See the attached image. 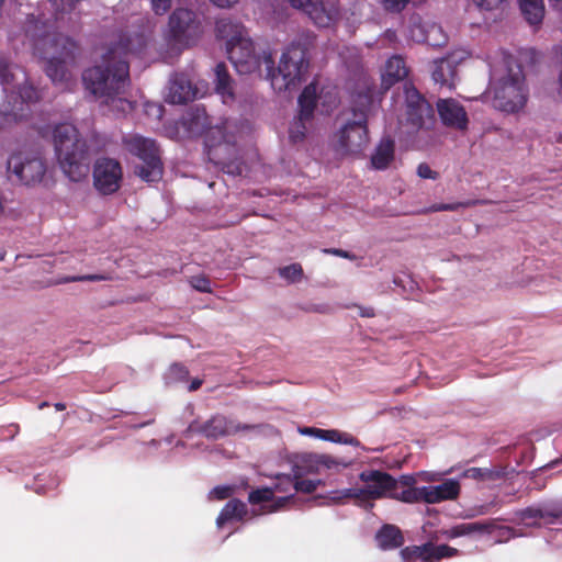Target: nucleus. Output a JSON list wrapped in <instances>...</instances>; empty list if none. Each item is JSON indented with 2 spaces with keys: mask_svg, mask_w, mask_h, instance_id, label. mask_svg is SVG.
<instances>
[{
  "mask_svg": "<svg viewBox=\"0 0 562 562\" xmlns=\"http://www.w3.org/2000/svg\"><path fill=\"white\" fill-rule=\"evenodd\" d=\"M149 424H151V420L146 422V423H142V424H139L137 427H144V426H147V425H149Z\"/></svg>",
  "mask_w": 562,
  "mask_h": 562,
  "instance_id": "obj_63",
  "label": "nucleus"
},
{
  "mask_svg": "<svg viewBox=\"0 0 562 562\" xmlns=\"http://www.w3.org/2000/svg\"><path fill=\"white\" fill-rule=\"evenodd\" d=\"M490 68L493 106L506 113L521 110L527 103L529 90L517 58L503 52L501 61L497 65L491 64Z\"/></svg>",
  "mask_w": 562,
  "mask_h": 562,
  "instance_id": "obj_4",
  "label": "nucleus"
},
{
  "mask_svg": "<svg viewBox=\"0 0 562 562\" xmlns=\"http://www.w3.org/2000/svg\"><path fill=\"white\" fill-rule=\"evenodd\" d=\"M359 479L363 486L334 491L330 499L338 503L345 498H355L360 506L369 509L373 507V499L390 498L396 485V479L381 470H364L360 472Z\"/></svg>",
  "mask_w": 562,
  "mask_h": 562,
  "instance_id": "obj_9",
  "label": "nucleus"
},
{
  "mask_svg": "<svg viewBox=\"0 0 562 562\" xmlns=\"http://www.w3.org/2000/svg\"><path fill=\"white\" fill-rule=\"evenodd\" d=\"M191 285L193 289L202 293L212 292L211 281L203 276L193 277L191 279Z\"/></svg>",
  "mask_w": 562,
  "mask_h": 562,
  "instance_id": "obj_44",
  "label": "nucleus"
},
{
  "mask_svg": "<svg viewBox=\"0 0 562 562\" xmlns=\"http://www.w3.org/2000/svg\"><path fill=\"white\" fill-rule=\"evenodd\" d=\"M401 282H402V280H401L400 278H395V279H394V283H395L396 285H398Z\"/></svg>",
  "mask_w": 562,
  "mask_h": 562,
  "instance_id": "obj_64",
  "label": "nucleus"
},
{
  "mask_svg": "<svg viewBox=\"0 0 562 562\" xmlns=\"http://www.w3.org/2000/svg\"><path fill=\"white\" fill-rule=\"evenodd\" d=\"M199 95L198 88L186 72H173L168 82L165 95L166 102L170 104H186Z\"/></svg>",
  "mask_w": 562,
  "mask_h": 562,
  "instance_id": "obj_21",
  "label": "nucleus"
},
{
  "mask_svg": "<svg viewBox=\"0 0 562 562\" xmlns=\"http://www.w3.org/2000/svg\"><path fill=\"white\" fill-rule=\"evenodd\" d=\"M246 428L247 426L240 427L237 423L228 419L226 416L216 414L204 423H199L196 420L191 422L188 428L183 431V436L186 438H190L192 434H200L207 439L216 440Z\"/></svg>",
  "mask_w": 562,
  "mask_h": 562,
  "instance_id": "obj_18",
  "label": "nucleus"
},
{
  "mask_svg": "<svg viewBox=\"0 0 562 562\" xmlns=\"http://www.w3.org/2000/svg\"><path fill=\"white\" fill-rule=\"evenodd\" d=\"M390 498H394L408 504L424 502L423 486L400 488V483L396 480V485L393 490V495H391Z\"/></svg>",
  "mask_w": 562,
  "mask_h": 562,
  "instance_id": "obj_36",
  "label": "nucleus"
},
{
  "mask_svg": "<svg viewBox=\"0 0 562 562\" xmlns=\"http://www.w3.org/2000/svg\"><path fill=\"white\" fill-rule=\"evenodd\" d=\"M551 5L562 11V0H549Z\"/></svg>",
  "mask_w": 562,
  "mask_h": 562,
  "instance_id": "obj_58",
  "label": "nucleus"
},
{
  "mask_svg": "<svg viewBox=\"0 0 562 562\" xmlns=\"http://www.w3.org/2000/svg\"><path fill=\"white\" fill-rule=\"evenodd\" d=\"M407 74L408 69L402 56L394 55L390 57L382 72V87L386 90L390 89L395 82L406 78Z\"/></svg>",
  "mask_w": 562,
  "mask_h": 562,
  "instance_id": "obj_27",
  "label": "nucleus"
},
{
  "mask_svg": "<svg viewBox=\"0 0 562 562\" xmlns=\"http://www.w3.org/2000/svg\"><path fill=\"white\" fill-rule=\"evenodd\" d=\"M358 314L361 317H373L375 316L374 308L371 306H358Z\"/></svg>",
  "mask_w": 562,
  "mask_h": 562,
  "instance_id": "obj_55",
  "label": "nucleus"
},
{
  "mask_svg": "<svg viewBox=\"0 0 562 562\" xmlns=\"http://www.w3.org/2000/svg\"><path fill=\"white\" fill-rule=\"evenodd\" d=\"M519 8L530 25L541 24L544 18L543 0H519Z\"/></svg>",
  "mask_w": 562,
  "mask_h": 562,
  "instance_id": "obj_34",
  "label": "nucleus"
},
{
  "mask_svg": "<svg viewBox=\"0 0 562 562\" xmlns=\"http://www.w3.org/2000/svg\"><path fill=\"white\" fill-rule=\"evenodd\" d=\"M0 85L4 93L0 116L8 123L26 119L30 105L40 99L38 91L29 83L25 70L10 64L3 54H0Z\"/></svg>",
  "mask_w": 562,
  "mask_h": 562,
  "instance_id": "obj_5",
  "label": "nucleus"
},
{
  "mask_svg": "<svg viewBox=\"0 0 562 562\" xmlns=\"http://www.w3.org/2000/svg\"><path fill=\"white\" fill-rule=\"evenodd\" d=\"M210 1L214 5L222 8V9L231 8L232 5H234L235 3L238 2V0H210Z\"/></svg>",
  "mask_w": 562,
  "mask_h": 562,
  "instance_id": "obj_56",
  "label": "nucleus"
},
{
  "mask_svg": "<svg viewBox=\"0 0 562 562\" xmlns=\"http://www.w3.org/2000/svg\"><path fill=\"white\" fill-rule=\"evenodd\" d=\"M487 530V525L482 522H463L454 526L451 529L452 537H461L465 535H471L474 532H484Z\"/></svg>",
  "mask_w": 562,
  "mask_h": 562,
  "instance_id": "obj_38",
  "label": "nucleus"
},
{
  "mask_svg": "<svg viewBox=\"0 0 562 562\" xmlns=\"http://www.w3.org/2000/svg\"><path fill=\"white\" fill-rule=\"evenodd\" d=\"M467 205L465 203H440L435 204L430 207L432 212H441V211H457L459 207Z\"/></svg>",
  "mask_w": 562,
  "mask_h": 562,
  "instance_id": "obj_49",
  "label": "nucleus"
},
{
  "mask_svg": "<svg viewBox=\"0 0 562 562\" xmlns=\"http://www.w3.org/2000/svg\"><path fill=\"white\" fill-rule=\"evenodd\" d=\"M400 483V488H403L404 486L412 487V485L415 483V479L412 475H402L400 480H397Z\"/></svg>",
  "mask_w": 562,
  "mask_h": 562,
  "instance_id": "obj_54",
  "label": "nucleus"
},
{
  "mask_svg": "<svg viewBox=\"0 0 562 562\" xmlns=\"http://www.w3.org/2000/svg\"><path fill=\"white\" fill-rule=\"evenodd\" d=\"M292 463L295 479H301L308 474H319L325 470L346 469L351 461L324 453L304 452L296 454Z\"/></svg>",
  "mask_w": 562,
  "mask_h": 562,
  "instance_id": "obj_15",
  "label": "nucleus"
},
{
  "mask_svg": "<svg viewBox=\"0 0 562 562\" xmlns=\"http://www.w3.org/2000/svg\"><path fill=\"white\" fill-rule=\"evenodd\" d=\"M386 36L392 40L393 37H395V32H392V31H386Z\"/></svg>",
  "mask_w": 562,
  "mask_h": 562,
  "instance_id": "obj_61",
  "label": "nucleus"
},
{
  "mask_svg": "<svg viewBox=\"0 0 562 562\" xmlns=\"http://www.w3.org/2000/svg\"><path fill=\"white\" fill-rule=\"evenodd\" d=\"M291 5L303 11L318 27H328L339 19V9L335 2L318 0H289Z\"/></svg>",
  "mask_w": 562,
  "mask_h": 562,
  "instance_id": "obj_19",
  "label": "nucleus"
},
{
  "mask_svg": "<svg viewBox=\"0 0 562 562\" xmlns=\"http://www.w3.org/2000/svg\"><path fill=\"white\" fill-rule=\"evenodd\" d=\"M401 125L407 134L430 131L436 124L435 111L431 104L412 83L403 86V103Z\"/></svg>",
  "mask_w": 562,
  "mask_h": 562,
  "instance_id": "obj_10",
  "label": "nucleus"
},
{
  "mask_svg": "<svg viewBox=\"0 0 562 562\" xmlns=\"http://www.w3.org/2000/svg\"><path fill=\"white\" fill-rule=\"evenodd\" d=\"M45 171L44 160L35 154L16 153L7 161L8 178L14 183L36 184L42 181Z\"/></svg>",
  "mask_w": 562,
  "mask_h": 562,
  "instance_id": "obj_14",
  "label": "nucleus"
},
{
  "mask_svg": "<svg viewBox=\"0 0 562 562\" xmlns=\"http://www.w3.org/2000/svg\"><path fill=\"white\" fill-rule=\"evenodd\" d=\"M424 503L438 504L445 501H454L459 497L461 485L458 479H447L438 485L423 486Z\"/></svg>",
  "mask_w": 562,
  "mask_h": 562,
  "instance_id": "obj_24",
  "label": "nucleus"
},
{
  "mask_svg": "<svg viewBox=\"0 0 562 562\" xmlns=\"http://www.w3.org/2000/svg\"><path fill=\"white\" fill-rule=\"evenodd\" d=\"M182 126L193 136L204 134L205 151L209 160L228 173H240L236 164L238 155L233 135L227 134V122L211 126L203 106L190 108L181 119Z\"/></svg>",
  "mask_w": 562,
  "mask_h": 562,
  "instance_id": "obj_3",
  "label": "nucleus"
},
{
  "mask_svg": "<svg viewBox=\"0 0 562 562\" xmlns=\"http://www.w3.org/2000/svg\"><path fill=\"white\" fill-rule=\"evenodd\" d=\"M189 375L188 369L180 363H173L165 373V381L167 384L183 382Z\"/></svg>",
  "mask_w": 562,
  "mask_h": 562,
  "instance_id": "obj_39",
  "label": "nucleus"
},
{
  "mask_svg": "<svg viewBox=\"0 0 562 562\" xmlns=\"http://www.w3.org/2000/svg\"><path fill=\"white\" fill-rule=\"evenodd\" d=\"M105 280V277L102 274H83L68 278L67 281L77 282V281H101Z\"/></svg>",
  "mask_w": 562,
  "mask_h": 562,
  "instance_id": "obj_52",
  "label": "nucleus"
},
{
  "mask_svg": "<svg viewBox=\"0 0 562 562\" xmlns=\"http://www.w3.org/2000/svg\"><path fill=\"white\" fill-rule=\"evenodd\" d=\"M315 311H316V312H319V313H325V312H327V311H328V307H327L326 305H317V306L315 307Z\"/></svg>",
  "mask_w": 562,
  "mask_h": 562,
  "instance_id": "obj_59",
  "label": "nucleus"
},
{
  "mask_svg": "<svg viewBox=\"0 0 562 562\" xmlns=\"http://www.w3.org/2000/svg\"><path fill=\"white\" fill-rule=\"evenodd\" d=\"M458 550L447 544L435 546L432 543H425L419 547L405 548L402 550L404 559L412 560V562H432L442 558H449L457 554Z\"/></svg>",
  "mask_w": 562,
  "mask_h": 562,
  "instance_id": "obj_23",
  "label": "nucleus"
},
{
  "mask_svg": "<svg viewBox=\"0 0 562 562\" xmlns=\"http://www.w3.org/2000/svg\"><path fill=\"white\" fill-rule=\"evenodd\" d=\"M217 38L225 40V48L229 61L240 75L252 74L260 69V55L256 54L255 45L246 27L229 18L215 22Z\"/></svg>",
  "mask_w": 562,
  "mask_h": 562,
  "instance_id": "obj_8",
  "label": "nucleus"
},
{
  "mask_svg": "<svg viewBox=\"0 0 562 562\" xmlns=\"http://www.w3.org/2000/svg\"><path fill=\"white\" fill-rule=\"evenodd\" d=\"M53 140L63 172L76 182L86 178L90 170V156L76 126L70 123L57 124L53 131Z\"/></svg>",
  "mask_w": 562,
  "mask_h": 562,
  "instance_id": "obj_7",
  "label": "nucleus"
},
{
  "mask_svg": "<svg viewBox=\"0 0 562 562\" xmlns=\"http://www.w3.org/2000/svg\"><path fill=\"white\" fill-rule=\"evenodd\" d=\"M448 41L442 27L437 23H429L425 43L431 47H441Z\"/></svg>",
  "mask_w": 562,
  "mask_h": 562,
  "instance_id": "obj_37",
  "label": "nucleus"
},
{
  "mask_svg": "<svg viewBox=\"0 0 562 562\" xmlns=\"http://www.w3.org/2000/svg\"><path fill=\"white\" fill-rule=\"evenodd\" d=\"M350 114L334 136L335 149L342 155L360 153L369 140L367 110L353 108Z\"/></svg>",
  "mask_w": 562,
  "mask_h": 562,
  "instance_id": "obj_12",
  "label": "nucleus"
},
{
  "mask_svg": "<svg viewBox=\"0 0 562 562\" xmlns=\"http://www.w3.org/2000/svg\"><path fill=\"white\" fill-rule=\"evenodd\" d=\"M55 407L57 411H63V409H65L66 406L63 403H57V404H55Z\"/></svg>",
  "mask_w": 562,
  "mask_h": 562,
  "instance_id": "obj_60",
  "label": "nucleus"
},
{
  "mask_svg": "<svg viewBox=\"0 0 562 562\" xmlns=\"http://www.w3.org/2000/svg\"><path fill=\"white\" fill-rule=\"evenodd\" d=\"M147 45L144 29L122 32L110 43L100 63L82 74L86 90L115 116H124L134 109V102L124 97L131 83L128 56L142 57Z\"/></svg>",
  "mask_w": 562,
  "mask_h": 562,
  "instance_id": "obj_1",
  "label": "nucleus"
},
{
  "mask_svg": "<svg viewBox=\"0 0 562 562\" xmlns=\"http://www.w3.org/2000/svg\"><path fill=\"white\" fill-rule=\"evenodd\" d=\"M506 0H474V2L481 8L485 10H493L498 8Z\"/></svg>",
  "mask_w": 562,
  "mask_h": 562,
  "instance_id": "obj_51",
  "label": "nucleus"
},
{
  "mask_svg": "<svg viewBox=\"0 0 562 562\" xmlns=\"http://www.w3.org/2000/svg\"><path fill=\"white\" fill-rule=\"evenodd\" d=\"M378 546L384 550L395 549L402 546L403 536L400 529L393 525H384L376 533Z\"/></svg>",
  "mask_w": 562,
  "mask_h": 562,
  "instance_id": "obj_33",
  "label": "nucleus"
},
{
  "mask_svg": "<svg viewBox=\"0 0 562 562\" xmlns=\"http://www.w3.org/2000/svg\"><path fill=\"white\" fill-rule=\"evenodd\" d=\"M187 411L190 412V414H192L193 412V406L191 404H188L187 407H186Z\"/></svg>",
  "mask_w": 562,
  "mask_h": 562,
  "instance_id": "obj_62",
  "label": "nucleus"
},
{
  "mask_svg": "<svg viewBox=\"0 0 562 562\" xmlns=\"http://www.w3.org/2000/svg\"><path fill=\"white\" fill-rule=\"evenodd\" d=\"M172 0H150L151 9L157 15L165 14L171 8Z\"/></svg>",
  "mask_w": 562,
  "mask_h": 562,
  "instance_id": "obj_46",
  "label": "nucleus"
},
{
  "mask_svg": "<svg viewBox=\"0 0 562 562\" xmlns=\"http://www.w3.org/2000/svg\"><path fill=\"white\" fill-rule=\"evenodd\" d=\"M395 143L386 136L382 137L371 155V166L376 170H384L394 159Z\"/></svg>",
  "mask_w": 562,
  "mask_h": 562,
  "instance_id": "obj_29",
  "label": "nucleus"
},
{
  "mask_svg": "<svg viewBox=\"0 0 562 562\" xmlns=\"http://www.w3.org/2000/svg\"><path fill=\"white\" fill-rule=\"evenodd\" d=\"M79 0H49L58 14L69 13Z\"/></svg>",
  "mask_w": 562,
  "mask_h": 562,
  "instance_id": "obj_42",
  "label": "nucleus"
},
{
  "mask_svg": "<svg viewBox=\"0 0 562 562\" xmlns=\"http://www.w3.org/2000/svg\"><path fill=\"white\" fill-rule=\"evenodd\" d=\"M266 67V77L276 92H285L296 89L308 68L306 47L300 42H292L283 50L277 70L271 52H263L260 56V66Z\"/></svg>",
  "mask_w": 562,
  "mask_h": 562,
  "instance_id": "obj_6",
  "label": "nucleus"
},
{
  "mask_svg": "<svg viewBox=\"0 0 562 562\" xmlns=\"http://www.w3.org/2000/svg\"><path fill=\"white\" fill-rule=\"evenodd\" d=\"M428 25L429 23L425 22L420 15H411L407 26V37L415 43H425Z\"/></svg>",
  "mask_w": 562,
  "mask_h": 562,
  "instance_id": "obj_35",
  "label": "nucleus"
},
{
  "mask_svg": "<svg viewBox=\"0 0 562 562\" xmlns=\"http://www.w3.org/2000/svg\"><path fill=\"white\" fill-rule=\"evenodd\" d=\"M202 33L198 14L189 9L178 8L169 16L164 31L166 44L177 53L193 45Z\"/></svg>",
  "mask_w": 562,
  "mask_h": 562,
  "instance_id": "obj_11",
  "label": "nucleus"
},
{
  "mask_svg": "<svg viewBox=\"0 0 562 562\" xmlns=\"http://www.w3.org/2000/svg\"><path fill=\"white\" fill-rule=\"evenodd\" d=\"M323 252L335 255V256L347 258V259H353L355 258V256L351 255L350 252H348L346 250H342V249H338V248L323 249Z\"/></svg>",
  "mask_w": 562,
  "mask_h": 562,
  "instance_id": "obj_53",
  "label": "nucleus"
},
{
  "mask_svg": "<svg viewBox=\"0 0 562 562\" xmlns=\"http://www.w3.org/2000/svg\"><path fill=\"white\" fill-rule=\"evenodd\" d=\"M145 111H146V113L154 115L158 120H160L164 114L162 106L160 104H156V103H146Z\"/></svg>",
  "mask_w": 562,
  "mask_h": 562,
  "instance_id": "obj_50",
  "label": "nucleus"
},
{
  "mask_svg": "<svg viewBox=\"0 0 562 562\" xmlns=\"http://www.w3.org/2000/svg\"><path fill=\"white\" fill-rule=\"evenodd\" d=\"M409 1L411 0H381L386 11L395 13L403 11Z\"/></svg>",
  "mask_w": 562,
  "mask_h": 562,
  "instance_id": "obj_45",
  "label": "nucleus"
},
{
  "mask_svg": "<svg viewBox=\"0 0 562 562\" xmlns=\"http://www.w3.org/2000/svg\"><path fill=\"white\" fill-rule=\"evenodd\" d=\"M274 479L276 483L271 487L273 488L274 493L277 492L284 495L277 497L274 503L266 507L269 513H274L285 507L296 493V479L294 474L291 475L279 473L274 476Z\"/></svg>",
  "mask_w": 562,
  "mask_h": 562,
  "instance_id": "obj_25",
  "label": "nucleus"
},
{
  "mask_svg": "<svg viewBox=\"0 0 562 562\" xmlns=\"http://www.w3.org/2000/svg\"><path fill=\"white\" fill-rule=\"evenodd\" d=\"M299 432L303 436L314 437L324 441L334 443L349 445L353 447H360V441L348 432H344L337 429H322L316 427H302L299 428Z\"/></svg>",
  "mask_w": 562,
  "mask_h": 562,
  "instance_id": "obj_26",
  "label": "nucleus"
},
{
  "mask_svg": "<svg viewBox=\"0 0 562 562\" xmlns=\"http://www.w3.org/2000/svg\"><path fill=\"white\" fill-rule=\"evenodd\" d=\"M302 273H303V270L299 263H292L290 266L279 269L280 277L285 279L289 282L297 281L302 277Z\"/></svg>",
  "mask_w": 562,
  "mask_h": 562,
  "instance_id": "obj_41",
  "label": "nucleus"
},
{
  "mask_svg": "<svg viewBox=\"0 0 562 562\" xmlns=\"http://www.w3.org/2000/svg\"><path fill=\"white\" fill-rule=\"evenodd\" d=\"M317 101V88L315 83L307 85L297 99L299 114L292 121L289 128V139L292 144L302 143L306 136L307 126L314 117Z\"/></svg>",
  "mask_w": 562,
  "mask_h": 562,
  "instance_id": "obj_16",
  "label": "nucleus"
},
{
  "mask_svg": "<svg viewBox=\"0 0 562 562\" xmlns=\"http://www.w3.org/2000/svg\"><path fill=\"white\" fill-rule=\"evenodd\" d=\"M122 179V168L119 161L111 158H100L93 168V183L103 194L114 193Z\"/></svg>",
  "mask_w": 562,
  "mask_h": 562,
  "instance_id": "obj_20",
  "label": "nucleus"
},
{
  "mask_svg": "<svg viewBox=\"0 0 562 562\" xmlns=\"http://www.w3.org/2000/svg\"><path fill=\"white\" fill-rule=\"evenodd\" d=\"M513 521L526 527L562 522V502H546L517 510Z\"/></svg>",
  "mask_w": 562,
  "mask_h": 562,
  "instance_id": "obj_17",
  "label": "nucleus"
},
{
  "mask_svg": "<svg viewBox=\"0 0 562 562\" xmlns=\"http://www.w3.org/2000/svg\"><path fill=\"white\" fill-rule=\"evenodd\" d=\"M504 468H468L460 472L459 481L461 479H471L479 483L493 482L501 480L505 476Z\"/></svg>",
  "mask_w": 562,
  "mask_h": 562,
  "instance_id": "obj_31",
  "label": "nucleus"
},
{
  "mask_svg": "<svg viewBox=\"0 0 562 562\" xmlns=\"http://www.w3.org/2000/svg\"><path fill=\"white\" fill-rule=\"evenodd\" d=\"M25 34L32 41L35 54L46 60L45 71L50 80L56 85L68 81L70 75L67 64L75 60L77 43L53 31L33 14L27 19Z\"/></svg>",
  "mask_w": 562,
  "mask_h": 562,
  "instance_id": "obj_2",
  "label": "nucleus"
},
{
  "mask_svg": "<svg viewBox=\"0 0 562 562\" xmlns=\"http://www.w3.org/2000/svg\"><path fill=\"white\" fill-rule=\"evenodd\" d=\"M437 111L443 125L458 131L468 127L469 119L464 108L454 99H439Z\"/></svg>",
  "mask_w": 562,
  "mask_h": 562,
  "instance_id": "obj_22",
  "label": "nucleus"
},
{
  "mask_svg": "<svg viewBox=\"0 0 562 562\" xmlns=\"http://www.w3.org/2000/svg\"><path fill=\"white\" fill-rule=\"evenodd\" d=\"M202 385V381L200 379H194L190 382L188 390L190 392L196 391Z\"/></svg>",
  "mask_w": 562,
  "mask_h": 562,
  "instance_id": "obj_57",
  "label": "nucleus"
},
{
  "mask_svg": "<svg viewBox=\"0 0 562 562\" xmlns=\"http://www.w3.org/2000/svg\"><path fill=\"white\" fill-rule=\"evenodd\" d=\"M247 514V506L244 502L234 498L231 499L221 510L216 518L217 528H222L225 522L232 520H241Z\"/></svg>",
  "mask_w": 562,
  "mask_h": 562,
  "instance_id": "obj_32",
  "label": "nucleus"
},
{
  "mask_svg": "<svg viewBox=\"0 0 562 562\" xmlns=\"http://www.w3.org/2000/svg\"><path fill=\"white\" fill-rule=\"evenodd\" d=\"M417 175L422 179H431L436 180L438 178V172L434 171L428 164L422 162L417 167Z\"/></svg>",
  "mask_w": 562,
  "mask_h": 562,
  "instance_id": "obj_47",
  "label": "nucleus"
},
{
  "mask_svg": "<svg viewBox=\"0 0 562 562\" xmlns=\"http://www.w3.org/2000/svg\"><path fill=\"white\" fill-rule=\"evenodd\" d=\"M232 487L229 486H215L209 494L211 498L225 499L232 495Z\"/></svg>",
  "mask_w": 562,
  "mask_h": 562,
  "instance_id": "obj_48",
  "label": "nucleus"
},
{
  "mask_svg": "<svg viewBox=\"0 0 562 562\" xmlns=\"http://www.w3.org/2000/svg\"><path fill=\"white\" fill-rule=\"evenodd\" d=\"M126 148L138 157L140 164L135 167V173L146 182H157L162 178V161L156 142L140 135L125 139Z\"/></svg>",
  "mask_w": 562,
  "mask_h": 562,
  "instance_id": "obj_13",
  "label": "nucleus"
},
{
  "mask_svg": "<svg viewBox=\"0 0 562 562\" xmlns=\"http://www.w3.org/2000/svg\"><path fill=\"white\" fill-rule=\"evenodd\" d=\"M274 491L272 487H261L249 493L248 502L252 505L272 502L274 503Z\"/></svg>",
  "mask_w": 562,
  "mask_h": 562,
  "instance_id": "obj_40",
  "label": "nucleus"
},
{
  "mask_svg": "<svg viewBox=\"0 0 562 562\" xmlns=\"http://www.w3.org/2000/svg\"><path fill=\"white\" fill-rule=\"evenodd\" d=\"M319 484L321 480H303V477L296 479V492L310 494L316 491Z\"/></svg>",
  "mask_w": 562,
  "mask_h": 562,
  "instance_id": "obj_43",
  "label": "nucleus"
},
{
  "mask_svg": "<svg viewBox=\"0 0 562 562\" xmlns=\"http://www.w3.org/2000/svg\"><path fill=\"white\" fill-rule=\"evenodd\" d=\"M215 91L222 97L223 103L234 100L233 81L225 63H218L214 68Z\"/></svg>",
  "mask_w": 562,
  "mask_h": 562,
  "instance_id": "obj_30",
  "label": "nucleus"
},
{
  "mask_svg": "<svg viewBox=\"0 0 562 562\" xmlns=\"http://www.w3.org/2000/svg\"><path fill=\"white\" fill-rule=\"evenodd\" d=\"M456 66L449 58H440L434 61L431 69V78L440 88L454 87Z\"/></svg>",
  "mask_w": 562,
  "mask_h": 562,
  "instance_id": "obj_28",
  "label": "nucleus"
}]
</instances>
